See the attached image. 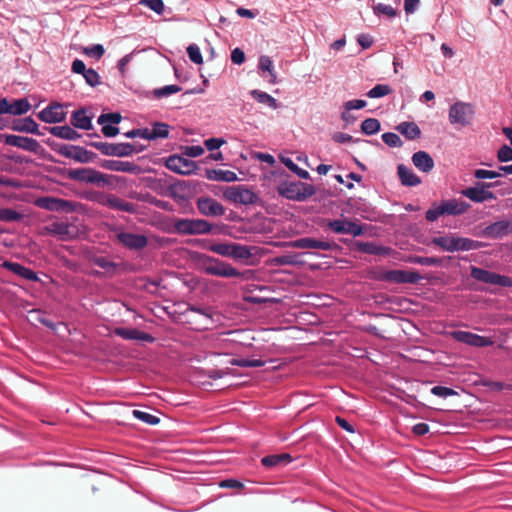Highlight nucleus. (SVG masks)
I'll return each instance as SVG.
<instances>
[{
	"label": "nucleus",
	"mask_w": 512,
	"mask_h": 512,
	"mask_svg": "<svg viewBox=\"0 0 512 512\" xmlns=\"http://www.w3.org/2000/svg\"><path fill=\"white\" fill-rule=\"evenodd\" d=\"M180 91H182V87L181 86H178V85H175V84H171V85L163 86L161 88H156L153 91V94H154V96L156 98H163V97H167V96H170L172 94L178 93Z\"/></svg>",
	"instance_id": "8fccbe9b"
},
{
	"label": "nucleus",
	"mask_w": 512,
	"mask_h": 512,
	"mask_svg": "<svg viewBox=\"0 0 512 512\" xmlns=\"http://www.w3.org/2000/svg\"><path fill=\"white\" fill-rule=\"evenodd\" d=\"M89 200L95 201L100 205L109 207L111 209H115L118 211H123L127 213H135L136 207L133 203L127 202L115 195L112 194H104L95 192L88 196Z\"/></svg>",
	"instance_id": "1a4fd4ad"
},
{
	"label": "nucleus",
	"mask_w": 512,
	"mask_h": 512,
	"mask_svg": "<svg viewBox=\"0 0 512 512\" xmlns=\"http://www.w3.org/2000/svg\"><path fill=\"white\" fill-rule=\"evenodd\" d=\"M164 164L171 171L181 175H190L198 169L197 162H164Z\"/></svg>",
	"instance_id": "72a5a7b5"
},
{
	"label": "nucleus",
	"mask_w": 512,
	"mask_h": 512,
	"mask_svg": "<svg viewBox=\"0 0 512 512\" xmlns=\"http://www.w3.org/2000/svg\"><path fill=\"white\" fill-rule=\"evenodd\" d=\"M122 116L119 112L102 113L98 116V124H114L117 125L121 122Z\"/></svg>",
	"instance_id": "603ef678"
},
{
	"label": "nucleus",
	"mask_w": 512,
	"mask_h": 512,
	"mask_svg": "<svg viewBox=\"0 0 512 512\" xmlns=\"http://www.w3.org/2000/svg\"><path fill=\"white\" fill-rule=\"evenodd\" d=\"M451 336L456 341L473 347H486L493 344V341L490 338L480 336L478 334H474L468 331H453L451 333Z\"/></svg>",
	"instance_id": "a211bd4d"
},
{
	"label": "nucleus",
	"mask_w": 512,
	"mask_h": 512,
	"mask_svg": "<svg viewBox=\"0 0 512 512\" xmlns=\"http://www.w3.org/2000/svg\"><path fill=\"white\" fill-rule=\"evenodd\" d=\"M356 247L359 251L371 255H380L383 252V248L373 242H356Z\"/></svg>",
	"instance_id": "a18cd8bd"
},
{
	"label": "nucleus",
	"mask_w": 512,
	"mask_h": 512,
	"mask_svg": "<svg viewBox=\"0 0 512 512\" xmlns=\"http://www.w3.org/2000/svg\"><path fill=\"white\" fill-rule=\"evenodd\" d=\"M512 233V222L501 220L494 222L482 231V235L491 239H501Z\"/></svg>",
	"instance_id": "412c9836"
},
{
	"label": "nucleus",
	"mask_w": 512,
	"mask_h": 512,
	"mask_svg": "<svg viewBox=\"0 0 512 512\" xmlns=\"http://www.w3.org/2000/svg\"><path fill=\"white\" fill-rule=\"evenodd\" d=\"M44 142L53 151L69 160H95L97 158L96 153L81 146L59 143L52 138H47Z\"/></svg>",
	"instance_id": "39448f33"
},
{
	"label": "nucleus",
	"mask_w": 512,
	"mask_h": 512,
	"mask_svg": "<svg viewBox=\"0 0 512 512\" xmlns=\"http://www.w3.org/2000/svg\"><path fill=\"white\" fill-rule=\"evenodd\" d=\"M180 151H182L184 158H195L201 156L204 153V148L200 145L181 146Z\"/></svg>",
	"instance_id": "4d7b16f0"
},
{
	"label": "nucleus",
	"mask_w": 512,
	"mask_h": 512,
	"mask_svg": "<svg viewBox=\"0 0 512 512\" xmlns=\"http://www.w3.org/2000/svg\"><path fill=\"white\" fill-rule=\"evenodd\" d=\"M471 277L477 281L501 287L512 286L511 278L475 266H471Z\"/></svg>",
	"instance_id": "9b49d317"
},
{
	"label": "nucleus",
	"mask_w": 512,
	"mask_h": 512,
	"mask_svg": "<svg viewBox=\"0 0 512 512\" xmlns=\"http://www.w3.org/2000/svg\"><path fill=\"white\" fill-rule=\"evenodd\" d=\"M170 126L164 122H155L152 125L151 137L153 140L158 138H167L169 136Z\"/></svg>",
	"instance_id": "37998d69"
},
{
	"label": "nucleus",
	"mask_w": 512,
	"mask_h": 512,
	"mask_svg": "<svg viewBox=\"0 0 512 512\" xmlns=\"http://www.w3.org/2000/svg\"><path fill=\"white\" fill-rule=\"evenodd\" d=\"M408 261L413 264L422 266H438L441 264V259L438 257H423V256H410Z\"/></svg>",
	"instance_id": "49530a36"
},
{
	"label": "nucleus",
	"mask_w": 512,
	"mask_h": 512,
	"mask_svg": "<svg viewBox=\"0 0 512 512\" xmlns=\"http://www.w3.org/2000/svg\"><path fill=\"white\" fill-rule=\"evenodd\" d=\"M366 105H367V102L365 100L354 99V100H349V101L344 102L343 108L346 109L347 111H351L354 109L359 110V109L365 108Z\"/></svg>",
	"instance_id": "338daca9"
},
{
	"label": "nucleus",
	"mask_w": 512,
	"mask_h": 512,
	"mask_svg": "<svg viewBox=\"0 0 512 512\" xmlns=\"http://www.w3.org/2000/svg\"><path fill=\"white\" fill-rule=\"evenodd\" d=\"M249 94L258 103L264 104L274 110L278 108L277 100L264 91L253 89L249 92Z\"/></svg>",
	"instance_id": "e433bc0d"
},
{
	"label": "nucleus",
	"mask_w": 512,
	"mask_h": 512,
	"mask_svg": "<svg viewBox=\"0 0 512 512\" xmlns=\"http://www.w3.org/2000/svg\"><path fill=\"white\" fill-rule=\"evenodd\" d=\"M292 461V457L290 454H276V455H268L262 458L261 463L265 467H276L281 465H286Z\"/></svg>",
	"instance_id": "c9c22d12"
},
{
	"label": "nucleus",
	"mask_w": 512,
	"mask_h": 512,
	"mask_svg": "<svg viewBox=\"0 0 512 512\" xmlns=\"http://www.w3.org/2000/svg\"><path fill=\"white\" fill-rule=\"evenodd\" d=\"M9 108L10 111H8V114L21 116L30 110L31 105L27 98H20L13 100L12 103L9 102Z\"/></svg>",
	"instance_id": "4c0bfd02"
},
{
	"label": "nucleus",
	"mask_w": 512,
	"mask_h": 512,
	"mask_svg": "<svg viewBox=\"0 0 512 512\" xmlns=\"http://www.w3.org/2000/svg\"><path fill=\"white\" fill-rule=\"evenodd\" d=\"M196 206L202 215L208 217H218L225 213L223 205L211 197H199Z\"/></svg>",
	"instance_id": "f3484780"
},
{
	"label": "nucleus",
	"mask_w": 512,
	"mask_h": 512,
	"mask_svg": "<svg viewBox=\"0 0 512 512\" xmlns=\"http://www.w3.org/2000/svg\"><path fill=\"white\" fill-rule=\"evenodd\" d=\"M374 13L376 15H380V14L386 15L390 18L398 15V11L395 8H393L391 5H387L384 3H378L377 5H375Z\"/></svg>",
	"instance_id": "bf43d9fd"
},
{
	"label": "nucleus",
	"mask_w": 512,
	"mask_h": 512,
	"mask_svg": "<svg viewBox=\"0 0 512 512\" xmlns=\"http://www.w3.org/2000/svg\"><path fill=\"white\" fill-rule=\"evenodd\" d=\"M224 143H225V140L222 139V138H209V139L204 141L205 147L210 152L218 150L222 146V144H224Z\"/></svg>",
	"instance_id": "774afa93"
},
{
	"label": "nucleus",
	"mask_w": 512,
	"mask_h": 512,
	"mask_svg": "<svg viewBox=\"0 0 512 512\" xmlns=\"http://www.w3.org/2000/svg\"><path fill=\"white\" fill-rule=\"evenodd\" d=\"M117 240L130 250H141L147 246V237L142 234L120 231L116 234Z\"/></svg>",
	"instance_id": "aec40b11"
},
{
	"label": "nucleus",
	"mask_w": 512,
	"mask_h": 512,
	"mask_svg": "<svg viewBox=\"0 0 512 512\" xmlns=\"http://www.w3.org/2000/svg\"><path fill=\"white\" fill-rule=\"evenodd\" d=\"M23 218V215L10 208H0V221L17 222Z\"/></svg>",
	"instance_id": "09e8293b"
},
{
	"label": "nucleus",
	"mask_w": 512,
	"mask_h": 512,
	"mask_svg": "<svg viewBox=\"0 0 512 512\" xmlns=\"http://www.w3.org/2000/svg\"><path fill=\"white\" fill-rule=\"evenodd\" d=\"M35 204L43 209L49 211H61L65 210L69 203L66 200L54 198V197H40L35 201Z\"/></svg>",
	"instance_id": "bb28decb"
},
{
	"label": "nucleus",
	"mask_w": 512,
	"mask_h": 512,
	"mask_svg": "<svg viewBox=\"0 0 512 512\" xmlns=\"http://www.w3.org/2000/svg\"><path fill=\"white\" fill-rule=\"evenodd\" d=\"M441 205L443 207L444 214L447 215H461L470 207L468 203L457 199L442 201Z\"/></svg>",
	"instance_id": "7c9ffc66"
},
{
	"label": "nucleus",
	"mask_w": 512,
	"mask_h": 512,
	"mask_svg": "<svg viewBox=\"0 0 512 512\" xmlns=\"http://www.w3.org/2000/svg\"><path fill=\"white\" fill-rule=\"evenodd\" d=\"M43 130L45 132L46 131L49 132L50 134H52L55 137L65 139V140H70V141L77 140L81 137V134H79L75 129H73L69 125L52 126V127L44 126Z\"/></svg>",
	"instance_id": "393cba45"
},
{
	"label": "nucleus",
	"mask_w": 512,
	"mask_h": 512,
	"mask_svg": "<svg viewBox=\"0 0 512 512\" xmlns=\"http://www.w3.org/2000/svg\"><path fill=\"white\" fill-rule=\"evenodd\" d=\"M382 141L389 147H400L403 144L399 135L394 132L382 134Z\"/></svg>",
	"instance_id": "052dcab7"
},
{
	"label": "nucleus",
	"mask_w": 512,
	"mask_h": 512,
	"mask_svg": "<svg viewBox=\"0 0 512 512\" xmlns=\"http://www.w3.org/2000/svg\"><path fill=\"white\" fill-rule=\"evenodd\" d=\"M205 375L210 379L216 380L223 378L227 375H236L235 372L230 368L225 369H209L205 371Z\"/></svg>",
	"instance_id": "e2e57ef3"
},
{
	"label": "nucleus",
	"mask_w": 512,
	"mask_h": 512,
	"mask_svg": "<svg viewBox=\"0 0 512 512\" xmlns=\"http://www.w3.org/2000/svg\"><path fill=\"white\" fill-rule=\"evenodd\" d=\"M10 128L13 131L31 133L38 136H42L45 134V131L42 129L39 130V125L32 117H25L23 119H14Z\"/></svg>",
	"instance_id": "4be33fe9"
},
{
	"label": "nucleus",
	"mask_w": 512,
	"mask_h": 512,
	"mask_svg": "<svg viewBox=\"0 0 512 512\" xmlns=\"http://www.w3.org/2000/svg\"><path fill=\"white\" fill-rule=\"evenodd\" d=\"M432 244L442 248L447 252L470 251L484 247V243L472 240L470 238L460 237L456 234L449 236L434 237Z\"/></svg>",
	"instance_id": "7ed1b4c3"
},
{
	"label": "nucleus",
	"mask_w": 512,
	"mask_h": 512,
	"mask_svg": "<svg viewBox=\"0 0 512 512\" xmlns=\"http://www.w3.org/2000/svg\"><path fill=\"white\" fill-rule=\"evenodd\" d=\"M139 5L148 7L158 15L163 14L165 10L164 2L163 0H140L138 2Z\"/></svg>",
	"instance_id": "864d4df0"
},
{
	"label": "nucleus",
	"mask_w": 512,
	"mask_h": 512,
	"mask_svg": "<svg viewBox=\"0 0 512 512\" xmlns=\"http://www.w3.org/2000/svg\"><path fill=\"white\" fill-rule=\"evenodd\" d=\"M187 54L191 62L195 64H202L203 57L200 51V48L196 44H190L187 47Z\"/></svg>",
	"instance_id": "680f3d73"
},
{
	"label": "nucleus",
	"mask_w": 512,
	"mask_h": 512,
	"mask_svg": "<svg viewBox=\"0 0 512 512\" xmlns=\"http://www.w3.org/2000/svg\"><path fill=\"white\" fill-rule=\"evenodd\" d=\"M431 393L435 396L441 397V398H447L449 396L456 395L457 392L454 391L452 388L445 387V386H434L431 389Z\"/></svg>",
	"instance_id": "69168bd1"
},
{
	"label": "nucleus",
	"mask_w": 512,
	"mask_h": 512,
	"mask_svg": "<svg viewBox=\"0 0 512 512\" xmlns=\"http://www.w3.org/2000/svg\"><path fill=\"white\" fill-rule=\"evenodd\" d=\"M70 122L74 128L82 130L93 129L92 116L86 115V109L80 108L72 112Z\"/></svg>",
	"instance_id": "a878e982"
},
{
	"label": "nucleus",
	"mask_w": 512,
	"mask_h": 512,
	"mask_svg": "<svg viewBox=\"0 0 512 512\" xmlns=\"http://www.w3.org/2000/svg\"><path fill=\"white\" fill-rule=\"evenodd\" d=\"M225 196L232 202L244 205L253 204L258 200L257 194L241 186L229 188Z\"/></svg>",
	"instance_id": "6ab92c4d"
},
{
	"label": "nucleus",
	"mask_w": 512,
	"mask_h": 512,
	"mask_svg": "<svg viewBox=\"0 0 512 512\" xmlns=\"http://www.w3.org/2000/svg\"><path fill=\"white\" fill-rule=\"evenodd\" d=\"M474 107L470 103L458 101L449 109V120L452 124L468 125L474 118Z\"/></svg>",
	"instance_id": "9d476101"
},
{
	"label": "nucleus",
	"mask_w": 512,
	"mask_h": 512,
	"mask_svg": "<svg viewBox=\"0 0 512 512\" xmlns=\"http://www.w3.org/2000/svg\"><path fill=\"white\" fill-rule=\"evenodd\" d=\"M289 245L293 248L298 249H315V250H324L330 251L337 248V245L333 242L326 240H318L310 237H303L296 240H293L289 243Z\"/></svg>",
	"instance_id": "4468645a"
},
{
	"label": "nucleus",
	"mask_w": 512,
	"mask_h": 512,
	"mask_svg": "<svg viewBox=\"0 0 512 512\" xmlns=\"http://www.w3.org/2000/svg\"><path fill=\"white\" fill-rule=\"evenodd\" d=\"M229 364L239 367H262L264 366V361L260 359L248 360L233 358L229 361Z\"/></svg>",
	"instance_id": "5fc2aeb1"
},
{
	"label": "nucleus",
	"mask_w": 512,
	"mask_h": 512,
	"mask_svg": "<svg viewBox=\"0 0 512 512\" xmlns=\"http://www.w3.org/2000/svg\"><path fill=\"white\" fill-rule=\"evenodd\" d=\"M30 314L35 321L41 323L42 325H44L48 328H51V329L55 328L54 323L47 317L45 312H43L41 310L34 309V310L30 311Z\"/></svg>",
	"instance_id": "6e6d98bb"
},
{
	"label": "nucleus",
	"mask_w": 512,
	"mask_h": 512,
	"mask_svg": "<svg viewBox=\"0 0 512 512\" xmlns=\"http://www.w3.org/2000/svg\"><path fill=\"white\" fill-rule=\"evenodd\" d=\"M396 130L408 140H415L421 136V130L415 122H402L396 126Z\"/></svg>",
	"instance_id": "473e14b6"
},
{
	"label": "nucleus",
	"mask_w": 512,
	"mask_h": 512,
	"mask_svg": "<svg viewBox=\"0 0 512 512\" xmlns=\"http://www.w3.org/2000/svg\"><path fill=\"white\" fill-rule=\"evenodd\" d=\"M86 145L96 148L105 156L112 157H127L131 156L134 153H140L145 148L146 145L138 144V143H107L100 141H90L85 142Z\"/></svg>",
	"instance_id": "f03ea898"
},
{
	"label": "nucleus",
	"mask_w": 512,
	"mask_h": 512,
	"mask_svg": "<svg viewBox=\"0 0 512 512\" xmlns=\"http://www.w3.org/2000/svg\"><path fill=\"white\" fill-rule=\"evenodd\" d=\"M82 76L84 77L86 84L91 87H96L97 85H99L101 83L100 76H99L98 72L96 70H94L93 68H88L82 74Z\"/></svg>",
	"instance_id": "13d9d810"
},
{
	"label": "nucleus",
	"mask_w": 512,
	"mask_h": 512,
	"mask_svg": "<svg viewBox=\"0 0 512 512\" xmlns=\"http://www.w3.org/2000/svg\"><path fill=\"white\" fill-rule=\"evenodd\" d=\"M68 178L83 182V183H92L98 186H104L111 184V175H107L104 173H100L91 168H76L69 169L66 171Z\"/></svg>",
	"instance_id": "6e6552de"
},
{
	"label": "nucleus",
	"mask_w": 512,
	"mask_h": 512,
	"mask_svg": "<svg viewBox=\"0 0 512 512\" xmlns=\"http://www.w3.org/2000/svg\"><path fill=\"white\" fill-rule=\"evenodd\" d=\"M132 414L136 419H138L148 425H157L160 422V419L157 416L152 415L145 411L135 409L132 411Z\"/></svg>",
	"instance_id": "3c124183"
},
{
	"label": "nucleus",
	"mask_w": 512,
	"mask_h": 512,
	"mask_svg": "<svg viewBox=\"0 0 512 512\" xmlns=\"http://www.w3.org/2000/svg\"><path fill=\"white\" fill-rule=\"evenodd\" d=\"M327 226L338 234H350L356 237L364 233L361 225L347 219L329 220Z\"/></svg>",
	"instance_id": "ddd939ff"
},
{
	"label": "nucleus",
	"mask_w": 512,
	"mask_h": 512,
	"mask_svg": "<svg viewBox=\"0 0 512 512\" xmlns=\"http://www.w3.org/2000/svg\"><path fill=\"white\" fill-rule=\"evenodd\" d=\"M90 262L104 269L105 274H107L110 277L116 274L117 268L119 266V264L109 260L107 257L97 255L92 256L90 258Z\"/></svg>",
	"instance_id": "f704fd0d"
},
{
	"label": "nucleus",
	"mask_w": 512,
	"mask_h": 512,
	"mask_svg": "<svg viewBox=\"0 0 512 512\" xmlns=\"http://www.w3.org/2000/svg\"><path fill=\"white\" fill-rule=\"evenodd\" d=\"M2 140L6 145L21 148L23 150L30 152L37 151V149L40 148L39 142L30 137L18 136L13 134H0V141Z\"/></svg>",
	"instance_id": "2eb2a0df"
},
{
	"label": "nucleus",
	"mask_w": 512,
	"mask_h": 512,
	"mask_svg": "<svg viewBox=\"0 0 512 512\" xmlns=\"http://www.w3.org/2000/svg\"><path fill=\"white\" fill-rule=\"evenodd\" d=\"M252 256L251 249L242 244L233 243L231 258L234 260H246Z\"/></svg>",
	"instance_id": "a19ab883"
},
{
	"label": "nucleus",
	"mask_w": 512,
	"mask_h": 512,
	"mask_svg": "<svg viewBox=\"0 0 512 512\" xmlns=\"http://www.w3.org/2000/svg\"><path fill=\"white\" fill-rule=\"evenodd\" d=\"M258 68L263 72H268L270 75L269 82L272 84L277 83L276 73L274 71L273 61L269 56L262 55L259 58Z\"/></svg>",
	"instance_id": "58836bf2"
},
{
	"label": "nucleus",
	"mask_w": 512,
	"mask_h": 512,
	"mask_svg": "<svg viewBox=\"0 0 512 512\" xmlns=\"http://www.w3.org/2000/svg\"><path fill=\"white\" fill-rule=\"evenodd\" d=\"M277 192L288 200L303 202L316 193L313 185L301 181L285 180L278 184Z\"/></svg>",
	"instance_id": "f257e3e1"
},
{
	"label": "nucleus",
	"mask_w": 512,
	"mask_h": 512,
	"mask_svg": "<svg viewBox=\"0 0 512 512\" xmlns=\"http://www.w3.org/2000/svg\"><path fill=\"white\" fill-rule=\"evenodd\" d=\"M38 118L48 124L61 123L65 121L66 113L61 103L52 102L38 113Z\"/></svg>",
	"instance_id": "dca6fc26"
},
{
	"label": "nucleus",
	"mask_w": 512,
	"mask_h": 512,
	"mask_svg": "<svg viewBox=\"0 0 512 512\" xmlns=\"http://www.w3.org/2000/svg\"><path fill=\"white\" fill-rule=\"evenodd\" d=\"M390 93H392V88L388 84H377L366 93V96L369 98H382Z\"/></svg>",
	"instance_id": "c03bdc74"
},
{
	"label": "nucleus",
	"mask_w": 512,
	"mask_h": 512,
	"mask_svg": "<svg viewBox=\"0 0 512 512\" xmlns=\"http://www.w3.org/2000/svg\"><path fill=\"white\" fill-rule=\"evenodd\" d=\"M199 260L203 271L208 275L224 278L240 277L242 275V273L232 265L218 258L209 255H201L199 256Z\"/></svg>",
	"instance_id": "20e7f679"
},
{
	"label": "nucleus",
	"mask_w": 512,
	"mask_h": 512,
	"mask_svg": "<svg viewBox=\"0 0 512 512\" xmlns=\"http://www.w3.org/2000/svg\"><path fill=\"white\" fill-rule=\"evenodd\" d=\"M380 278L383 281L398 284H416L422 280V276L413 270H388L383 272Z\"/></svg>",
	"instance_id": "f8f14e48"
},
{
	"label": "nucleus",
	"mask_w": 512,
	"mask_h": 512,
	"mask_svg": "<svg viewBox=\"0 0 512 512\" xmlns=\"http://www.w3.org/2000/svg\"><path fill=\"white\" fill-rule=\"evenodd\" d=\"M102 167L112 171H122L133 174H141L148 171L147 168L141 167L135 162H102Z\"/></svg>",
	"instance_id": "b1692460"
},
{
	"label": "nucleus",
	"mask_w": 512,
	"mask_h": 512,
	"mask_svg": "<svg viewBox=\"0 0 512 512\" xmlns=\"http://www.w3.org/2000/svg\"><path fill=\"white\" fill-rule=\"evenodd\" d=\"M232 247H233V243H224V242H219V243H213L211 244L208 249L209 251L215 253V254H218L222 257H229L231 258V254H232Z\"/></svg>",
	"instance_id": "79ce46f5"
},
{
	"label": "nucleus",
	"mask_w": 512,
	"mask_h": 512,
	"mask_svg": "<svg viewBox=\"0 0 512 512\" xmlns=\"http://www.w3.org/2000/svg\"><path fill=\"white\" fill-rule=\"evenodd\" d=\"M462 194L474 202H484L494 198V194L483 188L470 187L462 191Z\"/></svg>",
	"instance_id": "2f4dec72"
},
{
	"label": "nucleus",
	"mask_w": 512,
	"mask_h": 512,
	"mask_svg": "<svg viewBox=\"0 0 512 512\" xmlns=\"http://www.w3.org/2000/svg\"><path fill=\"white\" fill-rule=\"evenodd\" d=\"M213 225L204 219L176 218L173 221V232L179 235L210 234Z\"/></svg>",
	"instance_id": "423d86ee"
},
{
	"label": "nucleus",
	"mask_w": 512,
	"mask_h": 512,
	"mask_svg": "<svg viewBox=\"0 0 512 512\" xmlns=\"http://www.w3.org/2000/svg\"><path fill=\"white\" fill-rule=\"evenodd\" d=\"M205 174L208 179L215 181L233 182L238 180L234 171L222 167L217 169H206Z\"/></svg>",
	"instance_id": "cd10ccee"
},
{
	"label": "nucleus",
	"mask_w": 512,
	"mask_h": 512,
	"mask_svg": "<svg viewBox=\"0 0 512 512\" xmlns=\"http://www.w3.org/2000/svg\"><path fill=\"white\" fill-rule=\"evenodd\" d=\"M79 228L66 221H52L42 227V235L56 237L60 241H70L79 236Z\"/></svg>",
	"instance_id": "0eeeda50"
},
{
	"label": "nucleus",
	"mask_w": 512,
	"mask_h": 512,
	"mask_svg": "<svg viewBox=\"0 0 512 512\" xmlns=\"http://www.w3.org/2000/svg\"><path fill=\"white\" fill-rule=\"evenodd\" d=\"M381 124L376 118H367L361 123V132L365 135H374L380 131Z\"/></svg>",
	"instance_id": "ea45409f"
},
{
	"label": "nucleus",
	"mask_w": 512,
	"mask_h": 512,
	"mask_svg": "<svg viewBox=\"0 0 512 512\" xmlns=\"http://www.w3.org/2000/svg\"><path fill=\"white\" fill-rule=\"evenodd\" d=\"M114 334L125 340H137L143 342H153L154 337L149 333L140 331L136 328H123L117 327L114 329Z\"/></svg>",
	"instance_id": "5701e85b"
},
{
	"label": "nucleus",
	"mask_w": 512,
	"mask_h": 512,
	"mask_svg": "<svg viewBox=\"0 0 512 512\" xmlns=\"http://www.w3.org/2000/svg\"><path fill=\"white\" fill-rule=\"evenodd\" d=\"M3 267L8 269L9 271L13 272L14 274L30 281H37L38 276L34 271H32L29 268L24 267L23 265L16 263V262H10L5 261L3 263Z\"/></svg>",
	"instance_id": "c756f323"
},
{
	"label": "nucleus",
	"mask_w": 512,
	"mask_h": 512,
	"mask_svg": "<svg viewBox=\"0 0 512 512\" xmlns=\"http://www.w3.org/2000/svg\"><path fill=\"white\" fill-rule=\"evenodd\" d=\"M397 174L404 186H417L421 183L420 178L413 172V170L404 164H400L397 168Z\"/></svg>",
	"instance_id": "c85d7f7f"
},
{
	"label": "nucleus",
	"mask_w": 512,
	"mask_h": 512,
	"mask_svg": "<svg viewBox=\"0 0 512 512\" xmlns=\"http://www.w3.org/2000/svg\"><path fill=\"white\" fill-rule=\"evenodd\" d=\"M82 53L95 60H99L105 54V48L102 44H94L92 46L83 47Z\"/></svg>",
	"instance_id": "de8ad7c7"
},
{
	"label": "nucleus",
	"mask_w": 512,
	"mask_h": 512,
	"mask_svg": "<svg viewBox=\"0 0 512 512\" xmlns=\"http://www.w3.org/2000/svg\"><path fill=\"white\" fill-rule=\"evenodd\" d=\"M445 215L442 205L439 206H433L432 208L428 209L425 214V218L429 222L436 221L440 216Z\"/></svg>",
	"instance_id": "0e129e2a"
}]
</instances>
